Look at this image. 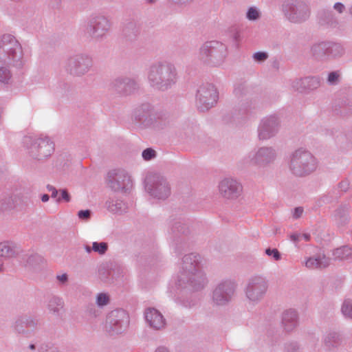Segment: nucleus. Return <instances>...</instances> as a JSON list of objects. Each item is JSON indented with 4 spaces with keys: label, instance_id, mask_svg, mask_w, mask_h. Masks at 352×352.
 <instances>
[{
    "label": "nucleus",
    "instance_id": "nucleus-1",
    "mask_svg": "<svg viewBox=\"0 0 352 352\" xmlns=\"http://www.w3.org/2000/svg\"><path fill=\"white\" fill-rule=\"evenodd\" d=\"M174 278L177 288H189L194 291L203 289L207 280L202 270L201 256L195 253L186 254Z\"/></svg>",
    "mask_w": 352,
    "mask_h": 352
},
{
    "label": "nucleus",
    "instance_id": "nucleus-2",
    "mask_svg": "<svg viewBox=\"0 0 352 352\" xmlns=\"http://www.w3.org/2000/svg\"><path fill=\"white\" fill-rule=\"evenodd\" d=\"M147 80L154 89L167 91L177 81V72L175 65L166 60L157 61L148 69Z\"/></svg>",
    "mask_w": 352,
    "mask_h": 352
},
{
    "label": "nucleus",
    "instance_id": "nucleus-3",
    "mask_svg": "<svg viewBox=\"0 0 352 352\" xmlns=\"http://www.w3.org/2000/svg\"><path fill=\"white\" fill-rule=\"evenodd\" d=\"M131 119L142 129H159L161 127L162 115L148 102L136 106L131 112Z\"/></svg>",
    "mask_w": 352,
    "mask_h": 352
},
{
    "label": "nucleus",
    "instance_id": "nucleus-4",
    "mask_svg": "<svg viewBox=\"0 0 352 352\" xmlns=\"http://www.w3.org/2000/svg\"><path fill=\"white\" fill-rule=\"evenodd\" d=\"M318 167V160L309 151L298 148L290 155L289 168L296 176L305 177L314 173Z\"/></svg>",
    "mask_w": 352,
    "mask_h": 352
},
{
    "label": "nucleus",
    "instance_id": "nucleus-5",
    "mask_svg": "<svg viewBox=\"0 0 352 352\" xmlns=\"http://www.w3.org/2000/svg\"><path fill=\"white\" fill-rule=\"evenodd\" d=\"M0 60L21 68L24 59L22 47L18 41L10 34H4L0 38Z\"/></svg>",
    "mask_w": 352,
    "mask_h": 352
},
{
    "label": "nucleus",
    "instance_id": "nucleus-6",
    "mask_svg": "<svg viewBox=\"0 0 352 352\" xmlns=\"http://www.w3.org/2000/svg\"><path fill=\"white\" fill-rule=\"evenodd\" d=\"M228 55L227 46L217 41L204 43L199 48L198 58L205 65L211 67L221 65Z\"/></svg>",
    "mask_w": 352,
    "mask_h": 352
},
{
    "label": "nucleus",
    "instance_id": "nucleus-7",
    "mask_svg": "<svg viewBox=\"0 0 352 352\" xmlns=\"http://www.w3.org/2000/svg\"><path fill=\"white\" fill-rule=\"evenodd\" d=\"M23 144L29 155L37 161H43L52 155L54 151V144L48 137L27 135Z\"/></svg>",
    "mask_w": 352,
    "mask_h": 352
},
{
    "label": "nucleus",
    "instance_id": "nucleus-8",
    "mask_svg": "<svg viewBox=\"0 0 352 352\" xmlns=\"http://www.w3.org/2000/svg\"><path fill=\"white\" fill-rule=\"evenodd\" d=\"M280 10L285 19L295 24L306 21L311 14L310 7L305 0H283Z\"/></svg>",
    "mask_w": 352,
    "mask_h": 352
},
{
    "label": "nucleus",
    "instance_id": "nucleus-9",
    "mask_svg": "<svg viewBox=\"0 0 352 352\" xmlns=\"http://www.w3.org/2000/svg\"><path fill=\"white\" fill-rule=\"evenodd\" d=\"M237 288L235 280L224 279L218 283L211 293V302L214 306L225 307L234 298Z\"/></svg>",
    "mask_w": 352,
    "mask_h": 352
},
{
    "label": "nucleus",
    "instance_id": "nucleus-10",
    "mask_svg": "<svg viewBox=\"0 0 352 352\" xmlns=\"http://www.w3.org/2000/svg\"><path fill=\"white\" fill-rule=\"evenodd\" d=\"M112 26L111 20L104 14H92L85 25V31L94 40L102 41L107 37Z\"/></svg>",
    "mask_w": 352,
    "mask_h": 352
},
{
    "label": "nucleus",
    "instance_id": "nucleus-11",
    "mask_svg": "<svg viewBox=\"0 0 352 352\" xmlns=\"http://www.w3.org/2000/svg\"><path fill=\"white\" fill-rule=\"evenodd\" d=\"M145 189L153 197L165 199L170 194V188L166 178L158 173L148 174L144 181Z\"/></svg>",
    "mask_w": 352,
    "mask_h": 352
},
{
    "label": "nucleus",
    "instance_id": "nucleus-12",
    "mask_svg": "<svg viewBox=\"0 0 352 352\" xmlns=\"http://www.w3.org/2000/svg\"><path fill=\"white\" fill-rule=\"evenodd\" d=\"M268 288L266 279L261 276L250 278L245 288V294L249 302L253 305L258 304L264 298Z\"/></svg>",
    "mask_w": 352,
    "mask_h": 352
},
{
    "label": "nucleus",
    "instance_id": "nucleus-13",
    "mask_svg": "<svg viewBox=\"0 0 352 352\" xmlns=\"http://www.w3.org/2000/svg\"><path fill=\"white\" fill-rule=\"evenodd\" d=\"M93 65L90 56L86 54H77L69 56L65 63L66 71L74 76H82L87 74Z\"/></svg>",
    "mask_w": 352,
    "mask_h": 352
},
{
    "label": "nucleus",
    "instance_id": "nucleus-14",
    "mask_svg": "<svg viewBox=\"0 0 352 352\" xmlns=\"http://www.w3.org/2000/svg\"><path fill=\"white\" fill-rule=\"evenodd\" d=\"M219 99V92L212 84L201 85L196 94V105L200 111H208L212 108Z\"/></svg>",
    "mask_w": 352,
    "mask_h": 352
},
{
    "label": "nucleus",
    "instance_id": "nucleus-15",
    "mask_svg": "<svg viewBox=\"0 0 352 352\" xmlns=\"http://www.w3.org/2000/svg\"><path fill=\"white\" fill-rule=\"evenodd\" d=\"M278 149L274 146H263L250 152V162L258 168H265L273 164L278 157Z\"/></svg>",
    "mask_w": 352,
    "mask_h": 352
},
{
    "label": "nucleus",
    "instance_id": "nucleus-16",
    "mask_svg": "<svg viewBox=\"0 0 352 352\" xmlns=\"http://www.w3.org/2000/svg\"><path fill=\"white\" fill-rule=\"evenodd\" d=\"M109 188L115 192H127L133 187V181L129 173L124 169L110 170L107 175Z\"/></svg>",
    "mask_w": 352,
    "mask_h": 352
},
{
    "label": "nucleus",
    "instance_id": "nucleus-17",
    "mask_svg": "<svg viewBox=\"0 0 352 352\" xmlns=\"http://www.w3.org/2000/svg\"><path fill=\"white\" fill-rule=\"evenodd\" d=\"M280 118L274 113L263 118L258 125L257 133L259 140H268L276 135L280 127Z\"/></svg>",
    "mask_w": 352,
    "mask_h": 352
},
{
    "label": "nucleus",
    "instance_id": "nucleus-18",
    "mask_svg": "<svg viewBox=\"0 0 352 352\" xmlns=\"http://www.w3.org/2000/svg\"><path fill=\"white\" fill-rule=\"evenodd\" d=\"M129 322L127 313L122 309L111 311L106 320V329L111 333H120L128 327Z\"/></svg>",
    "mask_w": 352,
    "mask_h": 352
},
{
    "label": "nucleus",
    "instance_id": "nucleus-19",
    "mask_svg": "<svg viewBox=\"0 0 352 352\" xmlns=\"http://www.w3.org/2000/svg\"><path fill=\"white\" fill-rule=\"evenodd\" d=\"M219 193L226 199H236L241 195L243 187L241 184L232 177H226L219 183Z\"/></svg>",
    "mask_w": 352,
    "mask_h": 352
},
{
    "label": "nucleus",
    "instance_id": "nucleus-20",
    "mask_svg": "<svg viewBox=\"0 0 352 352\" xmlns=\"http://www.w3.org/2000/svg\"><path fill=\"white\" fill-rule=\"evenodd\" d=\"M115 91L122 96H130L135 94L139 89L135 80L128 77H118L112 82Z\"/></svg>",
    "mask_w": 352,
    "mask_h": 352
},
{
    "label": "nucleus",
    "instance_id": "nucleus-21",
    "mask_svg": "<svg viewBox=\"0 0 352 352\" xmlns=\"http://www.w3.org/2000/svg\"><path fill=\"white\" fill-rule=\"evenodd\" d=\"M320 85V78L318 76H307L294 80L292 82L293 89L299 92L315 90Z\"/></svg>",
    "mask_w": 352,
    "mask_h": 352
},
{
    "label": "nucleus",
    "instance_id": "nucleus-22",
    "mask_svg": "<svg viewBox=\"0 0 352 352\" xmlns=\"http://www.w3.org/2000/svg\"><path fill=\"white\" fill-rule=\"evenodd\" d=\"M147 324L154 329H161L165 327L166 320L163 315L155 308H147L144 311Z\"/></svg>",
    "mask_w": 352,
    "mask_h": 352
},
{
    "label": "nucleus",
    "instance_id": "nucleus-23",
    "mask_svg": "<svg viewBox=\"0 0 352 352\" xmlns=\"http://www.w3.org/2000/svg\"><path fill=\"white\" fill-rule=\"evenodd\" d=\"M281 324L285 331L292 332L298 325L297 311L293 309L284 311L282 314Z\"/></svg>",
    "mask_w": 352,
    "mask_h": 352
},
{
    "label": "nucleus",
    "instance_id": "nucleus-24",
    "mask_svg": "<svg viewBox=\"0 0 352 352\" xmlns=\"http://www.w3.org/2000/svg\"><path fill=\"white\" fill-rule=\"evenodd\" d=\"M329 41H318L313 43L310 48L312 56L318 60H327L329 59Z\"/></svg>",
    "mask_w": 352,
    "mask_h": 352
},
{
    "label": "nucleus",
    "instance_id": "nucleus-25",
    "mask_svg": "<svg viewBox=\"0 0 352 352\" xmlns=\"http://www.w3.org/2000/svg\"><path fill=\"white\" fill-rule=\"evenodd\" d=\"M318 20L320 25L328 28H336L339 24V20L335 13L329 9L320 10L318 13Z\"/></svg>",
    "mask_w": 352,
    "mask_h": 352
},
{
    "label": "nucleus",
    "instance_id": "nucleus-26",
    "mask_svg": "<svg viewBox=\"0 0 352 352\" xmlns=\"http://www.w3.org/2000/svg\"><path fill=\"white\" fill-rule=\"evenodd\" d=\"M342 342V338L339 333L329 331L324 335L322 344L327 351H334Z\"/></svg>",
    "mask_w": 352,
    "mask_h": 352
},
{
    "label": "nucleus",
    "instance_id": "nucleus-27",
    "mask_svg": "<svg viewBox=\"0 0 352 352\" xmlns=\"http://www.w3.org/2000/svg\"><path fill=\"white\" fill-rule=\"evenodd\" d=\"M330 265V259L324 254H318L306 258L305 265L309 269H323Z\"/></svg>",
    "mask_w": 352,
    "mask_h": 352
},
{
    "label": "nucleus",
    "instance_id": "nucleus-28",
    "mask_svg": "<svg viewBox=\"0 0 352 352\" xmlns=\"http://www.w3.org/2000/svg\"><path fill=\"white\" fill-rule=\"evenodd\" d=\"M105 205L109 212L119 214L126 212L129 208L128 203L118 198H109Z\"/></svg>",
    "mask_w": 352,
    "mask_h": 352
},
{
    "label": "nucleus",
    "instance_id": "nucleus-29",
    "mask_svg": "<svg viewBox=\"0 0 352 352\" xmlns=\"http://www.w3.org/2000/svg\"><path fill=\"white\" fill-rule=\"evenodd\" d=\"M140 30L139 25L134 21H129L126 23L122 30V34L125 40L128 42L132 43L136 41Z\"/></svg>",
    "mask_w": 352,
    "mask_h": 352
},
{
    "label": "nucleus",
    "instance_id": "nucleus-30",
    "mask_svg": "<svg viewBox=\"0 0 352 352\" xmlns=\"http://www.w3.org/2000/svg\"><path fill=\"white\" fill-rule=\"evenodd\" d=\"M18 254L17 245L11 241H5L0 243V257L5 259L15 257Z\"/></svg>",
    "mask_w": 352,
    "mask_h": 352
},
{
    "label": "nucleus",
    "instance_id": "nucleus-31",
    "mask_svg": "<svg viewBox=\"0 0 352 352\" xmlns=\"http://www.w3.org/2000/svg\"><path fill=\"white\" fill-rule=\"evenodd\" d=\"M63 307L64 301L63 298L57 296H52L49 298L47 303V308L53 315L59 316Z\"/></svg>",
    "mask_w": 352,
    "mask_h": 352
},
{
    "label": "nucleus",
    "instance_id": "nucleus-32",
    "mask_svg": "<svg viewBox=\"0 0 352 352\" xmlns=\"http://www.w3.org/2000/svg\"><path fill=\"white\" fill-rule=\"evenodd\" d=\"M333 256L336 261H349L352 259V247L344 245L336 248L333 252Z\"/></svg>",
    "mask_w": 352,
    "mask_h": 352
},
{
    "label": "nucleus",
    "instance_id": "nucleus-33",
    "mask_svg": "<svg viewBox=\"0 0 352 352\" xmlns=\"http://www.w3.org/2000/svg\"><path fill=\"white\" fill-rule=\"evenodd\" d=\"M328 52L329 59L331 58L338 57L344 54V48L339 43H332L329 41V47Z\"/></svg>",
    "mask_w": 352,
    "mask_h": 352
},
{
    "label": "nucleus",
    "instance_id": "nucleus-34",
    "mask_svg": "<svg viewBox=\"0 0 352 352\" xmlns=\"http://www.w3.org/2000/svg\"><path fill=\"white\" fill-rule=\"evenodd\" d=\"M254 108V106L251 100H245L239 105L236 111L239 116H245L250 113Z\"/></svg>",
    "mask_w": 352,
    "mask_h": 352
},
{
    "label": "nucleus",
    "instance_id": "nucleus-35",
    "mask_svg": "<svg viewBox=\"0 0 352 352\" xmlns=\"http://www.w3.org/2000/svg\"><path fill=\"white\" fill-rule=\"evenodd\" d=\"M12 74L8 67H0V83L8 85L12 80Z\"/></svg>",
    "mask_w": 352,
    "mask_h": 352
},
{
    "label": "nucleus",
    "instance_id": "nucleus-36",
    "mask_svg": "<svg viewBox=\"0 0 352 352\" xmlns=\"http://www.w3.org/2000/svg\"><path fill=\"white\" fill-rule=\"evenodd\" d=\"M109 245L106 242L94 241L91 244V250L99 255H104L108 250Z\"/></svg>",
    "mask_w": 352,
    "mask_h": 352
},
{
    "label": "nucleus",
    "instance_id": "nucleus-37",
    "mask_svg": "<svg viewBox=\"0 0 352 352\" xmlns=\"http://www.w3.org/2000/svg\"><path fill=\"white\" fill-rule=\"evenodd\" d=\"M172 232L177 235V234H186L188 232L186 226L180 220L176 221L171 228Z\"/></svg>",
    "mask_w": 352,
    "mask_h": 352
},
{
    "label": "nucleus",
    "instance_id": "nucleus-38",
    "mask_svg": "<svg viewBox=\"0 0 352 352\" xmlns=\"http://www.w3.org/2000/svg\"><path fill=\"white\" fill-rule=\"evenodd\" d=\"M341 73L340 71H333L328 74L327 82L329 85H337L340 83Z\"/></svg>",
    "mask_w": 352,
    "mask_h": 352
},
{
    "label": "nucleus",
    "instance_id": "nucleus-39",
    "mask_svg": "<svg viewBox=\"0 0 352 352\" xmlns=\"http://www.w3.org/2000/svg\"><path fill=\"white\" fill-rule=\"evenodd\" d=\"M341 311L346 318L352 319V300H344L342 305Z\"/></svg>",
    "mask_w": 352,
    "mask_h": 352
},
{
    "label": "nucleus",
    "instance_id": "nucleus-40",
    "mask_svg": "<svg viewBox=\"0 0 352 352\" xmlns=\"http://www.w3.org/2000/svg\"><path fill=\"white\" fill-rule=\"evenodd\" d=\"M284 352H302L300 344L296 341L287 342L284 344Z\"/></svg>",
    "mask_w": 352,
    "mask_h": 352
},
{
    "label": "nucleus",
    "instance_id": "nucleus-41",
    "mask_svg": "<svg viewBox=\"0 0 352 352\" xmlns=\"http://www.w3.org/2000/svg\"><path fill=\"white\" fill-rule=\"evenodd\" d=\"M109 302V296L105 293H99L96 298V303L100 307H102Z\"/></svg>",
    "mask_w": 352,
    "mask_h": 352
},
{
    "label": "nucleus",
    "instance_id": "nucleus-42",
    "mask_svg": "<svg viewBox=\"0 0 352 352\" xmlns=\"http://www.w3.org/2000/svg\"><path fill=\"white\" fill-rule=\"evenodd\" d=\"M246 17L250 21H256L260 17V11L255 7H251L247 11Z\"/></svg>",
    "mask_w": 352,
    "mask_h": 352
},
{
    "label": "nucleus",
    "instance_id": "nucleus-43",
    "mask_svg": "<svg viewBox=\"0 0 352 352\" xmlns=\"http://www.w3.org/2000/svg\"><path fill=\"white\" fill-rule=\"evenodd\" d=\"M142 156L145 161H149L156 157V151L152 148H147L142 151Z\"/></svg>",
    "mask_w": 352,
    "mask_h": 352
},
{
    "label": "nucleus",
    "instance_id": "nucleus-44",
    "mask_svg": "<svg viewBox=\"0 0 352 352\" xmlns=\"http://www.w3.org/2000/svg\"><path fill=\"white\" fill-rule=\"evenodd\" d=\"M318 338L314 333L309 334L306 337V343L311 348H315L318 344Z\"/></svg>",
    "mask_w": 352,
    "mask_h": 352
},
{
    "label": "nucleus",
    "instance_id": "nucleus-45",
    "mask_svg": "<svg viewBox=\"0 0 352 352\" xmlns=\"http://www.w3.org/2000/svg\"><path fill=\"white\" fill-rule=\"evenodd\" d=\"M265 252L268 256H272L276 261L281 259L280 253L276 248H267Z\"/></svg>",
    "mask_w": 352,
    "mask_h": 352
},
{
    "label": "nucleus",
    "instance_id": "nucleus-46",
    "mask_svg": "<svg viewBox=\"0 0 352 352\" xmlns=\"http://www.w3.org/2000/svg\"><path fill=\"white\" fill-rule=\"evenodd\" d=\"M168 2L175 6L186 7L192 3L194 0H167Z\"/></svg>",
    "mask_w": 352,
    "mask_h": 352
},
{
    "label": "nucleus",
    "instance_id": "nucleus-47",
    "mask_svg": "<svg viewBox=\"0 0 352 352\" xmlns=\"http://www.w3.org/2000/svg\"><path fill=\"white\" fill-rule=\"evenodd\" d=\"M91 214V211L90 210H79L78 212V217L82 221H87Z\"/></svg>",
    "mask_w": 352,
    "mask_h": 352
},
{
    "label": "nucleus",
    "instance_id": "nucleus-48",
    "mask_svg": "<svg viewBox=\"0 0 352 352\" xmlns=\"http://www.w3.org/2000/svg\"><path fill=\"white\" fill-rule=\"evenodd\" d=\"M268 58V54L264 52H257L253 54V58L257 62H263Z\"/></svg>",
    "mask_w": 352,
    "mask_h": 352
},
{
    "label": "nucleus",
    "instance_id": "nucleus-49",
    "mask_svg": "<svg viewBox=\"0 0 352 352\" xmlns=\"http://www.w3.org/2000/svg\"><path fill=\"white\" fill-rule=\"evenodd\" d=\"M333 9L336 13L342 14L346 11V6L341 2H336L333 4Z\"/></svg>",
    "mask_w": 352,
    "mask_h": 352
},
{
    "label": "nucleus",
    "instance_id": "nucleus-50",
    "mask_svg": "<svg viewBox=\"0 0 352 352\" xmlns=\"http://www.w3.org/2000/svg\"><path fill=\"white\" fill-rule=\"evenodd\" d=\"M332 197L329 195H322L318 200V206H322L323 204H329L332 201Z\"/></svg>",
    "mask_w": 352,
    "mask_h": 352
},
{
    "label": "nucleus",
    "instance_id": "nucleus-51",
    "mask_svg": "<svg viewBox=\"0 0 352 352\" xmlns=\"http://www.w3.org/2000/svg\"><path fill=\"white\" fill-rule=\"evenodd\" d=\"M346 212V210L344 208H338L335 211L334 216L336 219L337 217L343 218V221H346L347 220Z\"/></svg>",
    "mask_w": 352,
    "mask_h": 352
},
{
    "label": "nucleus",
    "instance_id": "nucleus-52",
    "mask_svg": "<svg viewBox=\"0 0 352 352\" xmlns=\"http://www.w3.org/2000/svg\"><path fill=\"white\" fill-rule=\"evenodd\" d=\"M4 202L2 203V208L4 210H7L13 207L14 200L12 197H9L6 198L3 200Z\"/></svg>",
    "mask_w": 352,
    "mask_h": 352
},
{
    "label": "nucleus",
    "instance_id": "nucleus-53",
    "mask_svg": "<svg viewBox=\"0 0 352 352\" xmlns=\"http://www.w3.org/2000/svg\"><path fill=\"white\" fill-rule=\"evenodd\" d=\"M39 352H59L58 349L52 345L44 344L42 345L39 349Z\"/></svg>",
    "mask_w": 352,
    "mask_h": 352
},
{
    "label": "nucleus",
    "instance_id": "nucleus-54",
    "mask_svg": "<svg viewBox=\"0 0 352 352\" xmlns=\"http://www.w3.org/2000/svg\"><path fill=\"white\" fill-rule=\"evenodd\" d=\"M60 193H61V197H58L56 200L58 202H60L61 201V199L64 200L66 202H69L70 201V196H69L68 192L67 191V190L62 189L60 190Z\"/></svg>",
    "mask_w": 352,
    "mask_h": 352
},
{
    "label": "nucleus",
    "instance_id": "nucleus-55",
    "mask_svg": "<svg viewBox=\"0 0 352 352\" xmlns=\"http://www.w3.org/2000/svg\"><path fill=\"white\" fill-rule=\"evenodd\" d=\"M56 278L59 283L62 285H65L68 281V276L65 273L63 274H58L56 275Z\"/></svg>",
    "mask_w": 352,
    "mask_h": 352
},
{
    "label": "nucleus",
    "instance_id": "nucleus-56",
    "mask_svg": "<svg viewBox=\"0 0 352 352\" xmlns=\"http://www.w3.org/2000/svg\"><path fill=\"white\" fill-rule=\"evenodd\" d=\"M289 239L295 244H297L301 239V234L298 232L292 233L289 235Z\"/></svg>",
    "mask_w": 352,
    "mask_h": 352
},
{
    "label": "nucleus",
    "instance_id": "nucleus-57",
    "mask_svg": "<svg viewBox=\"0 0 352 352\" xmlns=\"http://www.w3.org/2000/svg\"><path fill=\"white\" fill-rule=\"evenodd\" d=\"M26 324L27 326L30 327H34L38 324V320L36 319L32 318L30 317L25 318V320L23 321Z\"/></svg>",
    "mask_w": 352,
    "mask_h": 352
},
{
    "label": "nucleus",
    "instance_id": "nucleus-58",
    "mask_svg": "<svg viewBox=\"0 0 352 352\" xmlns=\"http://www.w3.org/2000/svg\"><path fill=\"white\" fill-rule=\"evenodd\" d=\"M303 212V208L302 207H297L294 209L293 212V217L294 219H298L301 217Z\"/></svg>",
    "mask_w": 352,
    "mask_h": 352
},
{
    "label": "nucleus",
    "instance_id": "nucleus-59",
    "mask_svg": "<svg viewBox=\"0 0 352 352\" xmlns=\"http://www.w3.org/2000/svg\"><path fill=\"white\" fill-rule=\"evenodd\" d=\"M47 190L49 191V192H52V198H55L56 197L57 195H58V190L56 189L55 187H54L52 185H50L48 184L47 186Z\"/></svg>",
    "mask_w": 352,
    "mask_h": 352
},
{
    "label": "nucleus",
    "instance_id": "nucleus-60",
    "mask_svg": "<svg viewBox=\"0 0 352 352\" xmlns=\"http://www.w3.org/2000/svg\"><path fill=\"white\" fill-rule=\"evenodd\" d=\"M154 352H170L168 349L165 347V346H158Z\"/></svg>",
    "mask_w": 352,
    "mask_h": 352
},
{
    "label": "nucleus",
    "instance_id": "nucleus-61",
    "mask_svg": "<svg viewBox=\"0 0 352 352\" xmlns=\"http://www.w3.org/2000/svg\"><path fill=\"white\" fill-rule=\"evenodd\" d=\"M89 312L90 314H93L95 317L98 316V311L96 310V308L94 305L89 308Z\"/></svg>",
    "mask_w": 352,
    "mask_h": 352
},
{
    "label": "nucleus",
    "instance_id": "nucleus-62",
    "mask_svg": "<svg viewBox=\"0 0 352 352\" xmlns=\"http://www.w3.org/2000/svg\"><path fill=\"white\" fill-rule=\"evenodd\" d=\"M85 251L87 254H91L93 252V250H91V245H84L83 246Z\"/></svg>",
    "mask_w": 352,
    "mask_h": 352
},
{
    "label": "nucleus",
    "instance_id": "nucleus-63",
    "mask_svg": "<svg viewBox=\"0 0 352 352\" xmlns=\"http://www.w3.org/2000/svg\"><path fill=\"white\" fill-rule=\"evenodd\" d=\"M310 234H301V239H303L305 241H309L310 240Z\"/></svg>",
    "mask_w": 352,
    "mask_h": 352
},
{
    "label": "nucleus",
    "instance_id": "nucleus-64",
    "mask_svg": "<svg viewBox=\"0 0 352 352\" xmlns=\"http://www.w3.org/2000/svg\"><path fill=\"white\" fill-rule=\"evenodd\" d=\"M50 199V197L47 194H44L41 196V201L43 202H47Z\"/></svg>",
    "mask_w": 352,
    "mask_h": 352
}]
</instances>
